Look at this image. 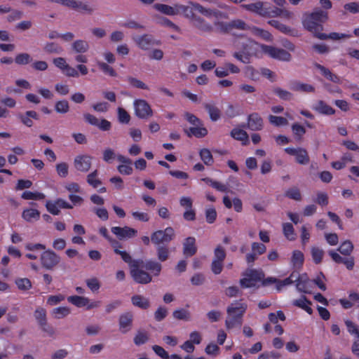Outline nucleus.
I'll return each mask as SVG.
<instances>
[{
	"label": "nucleus",
	"mask_w": 359,
	"mask_h": 359,
	"mask_svg": "<svg viewBox=\"0 0 359 359\" xmlns=\"http://www.w3.org/2000/svg\"><path fill=\"white\" fill-rule=\"evenodd\" d=\"M55 169L60 177L65 178L68 175L69 166L67 163L62 162L56 164Z\"/></svg>",
	"instance_id": "63"
},
{
	"label": "nucleus",
	"mask_w": 359,
	"mask_h": 359,
	"mask_svg": "<svg viewBox=\"0 0 359 359\" xmlns=\"http://www.w3.org/2000/svg\"><path fill=\"white\" fill-rule=\"evenodd\" d=\"M273 93L278 96V97L283 100H290L292 98V94L286 90H283L280 88H275L273 89Z\"/></svg>",
	"instance_id": "62"
},
{
	"label": "nucleus",
	"mask_w": 359,
	"mask_h": 359,
	"mask_svg": "<svg viewBox=\"0 0 359 359\" xmlns=\"http://www.w3.org/2000/svg\"><path fill=\"white\" fill-rule=\"evenodd\" d=\"M353 248L352 242L347 240L341 243L337 250L343 255L349 256L352 253Z\"/></svg>",
	"instance_id": "43"
},
{
	"label": "nucleus",
	"mask_w": 359,
	"mask_h": 359,
	"mask_svg": "<svg viewBox=\"0 0 359 359\" xmlns=\"http://www.w3.org/2000/svg\"><path fill=\"white\" fill-rule=\"evenodd\" d=\"M268 118L271 124L277 127L281 126H286L288 123L287 119L282 116L269 115Z\"/></svg>",
	"instance_id": "56"
},
{
	"label": "nucleus",
	"mask_w": 359,
	"mask_h": 359,
	"mask_svg": "<svg viewBox=\"0 0 359 359\" xmlns=\"http://www.w3.org/2000/svg\"><path fill=\"white\" fill-rule=\"evenodd\" d=\"M285 151L291 156H294L296 161L301 165H306L309 163L310 158L307 151L305 149L298 147H287Z\"/></svg>",
	"instance_id": "13"
},
{
	"label": "nucleus",
	"mask_w": 359,
	"mask_h": 359,
	"mask_svg": "<svg viewBox=\"0 0 359 359\" xmlns=\"http://www.w3.org/2000/svg\"><path fill=\"white\" fill-rule=\"evenodd\" d=\"M231 31L233 29L238 30H248L250 27L242 20L236 19L230 22Z\"/></svg>",
	"instance_id": "60"
},
{
	"label": "nucleus",
	"mask_w": 359,
	"mask_h": 359,
	"mask_svg": "<svg viewBox=\"0 0 359 359\" xmlns=\"http://www.w3.org/2000/svg\"><path fill=\"white\" fill-rule=\"evenodd\" d=\"M328 14L320 8L314 9L311 13H306L304 15L302 25L309 32L318 39V36L324 29L323 24L327 20Z\"/></svg>",
	"instance_id": "2"
},
{
	"label": "nucleus",
	"mask_w": 359,
	"mask_h": 359,
	"mask_svg": "<svg viewBox=\"0 0 359 359\" xmlns=\"http://www.w3.org/2000/svg\"><path fill=\"white\" fill-rule=\"evenodd\" d=\"M199 156L205 165L210 166L214 163V159L210 151L208 149H201L199 151Z\"/></svg>",
	"instance_id": "41"
},
{
	"label": "nucleus",
	"mask_w": 359,
	"mask_h": 359,
	"mask_svg": "<svg viewBox=\"0 0 359 359\" xmlns=\"http://www.w3.org/2000/svg\"><path fill=\"white\" fill-rule=\"evenodd\" d=\"M32 60L31 55L27 53H22L16 55L14 61L18 65H26Z\"/></svg>",
	"instance_id": "49"
},
{
	"label": "nucleus",
	"mask_w": 359,
	"mask_h": 359,
	"mask_svg": "<svg viewBox=\"0 0 359 359\" xmlns=\"http://www.w3.org/2000/svg\"><path fill=\"white\" fill-rule=\"evenodd\" d=\"M72 49L77 53H84L89 49V44L84 40H76L72 45Z\"/></svg>",
	"instance_id": "40"
},
{
	"label": "nucleus",
	"mask_w": 359,
	"mask_h": 359,
	"mask_svg": "<svg viewBox=\"0 0 359 359\" xmlns=\"http://www.w3.org/2000/svg\"><path fill=\"white\" fill-rule=\"evenodd\" d=\"M45 197L46 196L43 193L30 191H25L21 195V198L24 200H43Z\"/></svg>",
	"instance_id": "46"
},
{
	"label": "nucleus",
	"mask_w": 359,
	"mask_h": 359,
	"mask_svg": "<svg viewBox=\"0 0 359 359\" xmlns=\"http://www.w3.org/2000/svg\"><path fill=\"white\" fill-rule=\"evenodd\" d=\"M203 107L208 111L212 121H217L220 118L221 111L214 103H204Z\"/></svg>",
	"instance_id": "26"
},
{
	"label": "nucleus",
	"mask_w": 359,
	"mask_h": 359,
	"mask_svg": "<svg viewBox=\"0 0 359 359\" xmlns=\"http://www.w3.org/2000/svg\"><path fill=\"white\" fill-rule=\"evenodd\" d=\"M133 315L130 312L122 313L119 316L118 325L121 333L126 334L129 332L133 326Z\"/></svg>",
	"instance_id": "18"
},
{
	"label": "nucleus",
	"mask_w": 359,
	"mask_h": 359,
	"mask_svg": "<svg viewBox=\"0 0 359 359\" xmlns=\"http://www.w3.org/2000/svg\"><path fill=\"white\" fill-rule=\"evenodd\" d=\"M304 262V255L300 250H295L292 252L291 264L294 267H302Z\"/></svg>",
	"instance_id": "35"
},
{
	"label": "nucleus",
	"mask_w": 359,
	"mask_h": 359,
	"mask_svg": "<svg viewBox=\"0 0 359 359\" xmlns=\"http://www.w3.org/2000/svg\"><path fill=\"white\" fill-rule=\"evenodd\" d=\"M135 114L140 118L146 119L153 115L149 104L144 100H137L134 102Z\"/></svg>",
	"instance_id": "11"
},
{
	"label": "nucleus",
	"mask_w": 359,
	"mask_h": 359,
	"mask_svg": "<svg viewBox=\"0 0 359 359\" xmlns=\"http://www.w3.org/2000/svg\"><path fill=\"white\" fill-rule=\"evenodd\" d=\"M269 24L283 34H290L291 32H292L291 27L281 23L280 21L276 20H269Z\"/></svg>",
	"instance_id": "44"
},
{
	"label": "nucleus",
	"mask_w": 359,
	"mask_h": 359,
	"mask_svg": "<svg viewBox=\"0 0 359 359\" xmlns=\"http://www.w3.org/2000/svg\"><path fill=\"white\" fill-rule=\"evenodd\" d=\"M231 136L236 140L242 142V144L246 146L249 144V136L246 131L238 128H234L231 131Z\"/></svg>",
	"instance_id": "24"
},
{
	"label": "nucleus",
	"mask_w": 359,
	"mask_h": 359,
	"mask_svg": "<svg viewBox=\"0 0 359 359\" xmlns=\"http://www.w3.org/2000/svg\"><path fill=\"white\" fill-rule=\"evenodd\" d=\"M309 279L305 275V278L304 279L303 276H299L296 273V278H294V282H296V287L297 289L302 292L304 293H309L308 290V285L309 284Z\"/></svg>",
	"instance_id": "31"
},
{
	"label": "nucleus",
	"mask_w": 359,
	"mask_h": 359,
	"mask_svg": "<svg viewBox=\"0 0 359 359\" xmlns=\"http://www.w3.org/2000/svg\"><path fill=\"white\" fill-rule=\"evenodd\" d=\"M329 255L332 259L337 264H344L346 269L349 271L352 270L355 265V259L353 257H342L337 252L330 250Z\"/></svg>",
	"instance_id": "20"
},
{
	"label": "nucleus",
	"mask_w": 359,
	"mask_h": 359,
	"mask_svg": "<svg viewBox=\"0 0 359 359\" xmlns=\"http://www.w3.org/2000/svg\"><path fill=\"white\" fill-rule=\"evenodd\" d=\"M262 50L272 58L279 60L288 62L292 57L290 53L283 48L264 45L262 46Z\"/></svg>",
	"instance_id": "10"
},
{
	"label": "nucleus",
	"mask_w": 359,
	"mask_h": 359,
	"mask_svg": "<svg viewBox=\"0 0 359 359\" xmlns=\"http://www.w3.org/2000/svg\"><path fill=\"white\" fill-rule=\"evenodd\" d=\"M203 125H198V126L190 127L189 129L185 130L184 132L189 137L194 136L196 138H202L205 137L208 132L206 128L203 127Z\"/></svg>",
	"instance_id": "22"
},
{
	"label": "nucleus",
	"mask_w": 359,
	"mask_h": 359,
	"mask_svg": "<svg viewBox=\"0 0 359 359\" xmlns=\"http://www.w3.org/2000/svg\"><path fill=\"white\" fill-rule=\"evenodd\" d=\"M285 196L297 201L302 200V194L297 187H292L286 190L285 192Z\"/></svg>",
	"instance_id": "50"
},
{
	"label": "nucleus",
	"mask_w": 359,
	"mask_h": 359,
	"mask_svg": "<svg viewBox=\"0 0 359 359\" xmlns=\"http://www.w3.org/2000/svg\"><path fill=\"white\" fill-rule=\"evenodd\" d=\"M311 254L313 261L316 264H319L322 262L324 256V251L322 249L313 246L311 248Z\"/></svg>",
	"instance_id": "45"
},
{
	"label": "nucleus",
	"mask_w": 359,
	"mask_h": 359,
	"mask_svg": "<svg viewBox=\"0 0 359 359\" xmlns=\"http://www.w3.org/2000/svg\"><path fill=\"white\" fill-rule=\"evenodd\" d=\"M127 81L129 83V84L135 88L138 89H142V90H148L149 87L147 84H145L143 81L133 77V76H128L127 77Z\"/></svg>",
	"instance_id": "57"
},
{
	"label": "nucleus",
	"mask_w": 359,
	"mask_h": 359,
	"mask_svg": "<svg viewBox=\"0 0 359 359\" xmlns=\"http://www.w3.org/2000/svg\"><path fill=\"white\" fill-rule=\"evenodd\" d=\"M241 7L260 16L270 18L271 6L264 7L263 2L257 1L249 4H242Z\"/></svg>",
	"instance_id": "12"
},
{
	"label": "nucleus",
	"mask_w": 359,
	"mask_h": 359,
	"mask_svg": "<svg viewBox=\"0 0 359 359\" xmlns=\"http://www.w3.org/2000/svg\"><path fill=\"white\" fill-rule=\"evenodd\" d=\"M350 37H351V34H344V33H337V32H331L329 34L322 32L318 36V39L320 40H327V39L339 40L341 39H348Z\"/></svg>",
	"instance_id": "39"
},
{
	"label": "nucleus",
	"mask_w": 359,
	"mask_h": 359,
	"mask_svg": "<svg viewBox=\"0 0 359 359\" xmlns=\"http://www.w3.org/2000/svg\"><path fill=\"white\" fill-rule=\"evenodd\" d=\"M121 259L129 265L130 275L135 282L140 284H147L152 280L151 276L148 272L140 271L138 267L143 263V259H133L126 251L117 252Z\"/></svg>",
	"instance_id": "3"
},
{
	"label": "nucleus",
	"mask_w": 359,
	"mask_h": 359,
	"mask_svg": "<svg viewBox=\"0 0 359 359\" xmlns=\"http://www.w3.org/2000/svg\"><path fill=\"white\" fill-rule=\"evenodd\" d=\"M131 302L135 306L142 309H147L150 306L149 300L140 294L133 295Z\"/></svg>",
	"instance_id": "30"
},
{
	"label": "nucleus",
	"mask_w": 359,
	"mask_h": 359,
	"mask_svg": "<svg viewBox=\"0 0 359 359\" xmlns=\"http://www.w3.org/2000/svg\"><path fill=\"white\" fill-rule=\"evenodd\" d=\"M43 50L48 53H60L62 48L56 43L48 42L44 46Z\"/></svg>",
	"instance_id": "59"
},
{
	"label": "nucleus",
	"mask_w": 359,
	"mask_h": 359,
	"mask_svg": "<svg viewBox=\"0 0 359 359\" xmlns=\"http://www.w3.org/2000/svg\"><path fill=\"white\" fill-rule=\"evenodd\" d=\"M55 109L57 113L65 114L69 110V105L67 100H60L56 102Z\"/></svg>",
	"instance_id": "61"
},
{
	"label": "nucleus",
	"mask_w": 359,
	"mask_h": 359,
	"mask_svg": "<svg viewBox=\"0 0 359 359\" xmlns=\"http://www.w3.org/2000/svg\"><path fill=\"white\" fill-rule=\"evenodd\" d=\"M116 158L120 165L117 166L118 172L124 175H130L133 172V161L122 154H118Z\"/></svg>",
	"instance_id": "15"
},
{
	"label": "nucleus",
	"mask_w": 359,
	"mask_h": 359,
	"mask_svg": "<svg viewBox=\"0 0 359 359\" xmlns=\"http://www.w3.org/2000/svg\"><path fill=\"white\" fill-rule=\"evenodd\" d=\"M293 304L302 309L310 315L313 313V309L310 306L311 302L305 296H302L299 299L295 300Z\"/></svg>",
	"instance_id": "34"
},
{
	"label": "nucleus",
	"mask_w": 359,
	"mask_h": 359,
	"mask_svg": "<svg viewBox=\"0 0 359 359\" xmlns=\"http://www.w3.org/2000/svg\"><path fill=\"white\" fill-rule=\"evenodd\" d=\"M290 89L293 91L304 93H313L315 91V88L312 85L301 83L299 81L291 82Z\"/></svg>",
	"instance_id": "27"
},
{
	"label": "nucleus",
	"mask_w": 359,
	"mask_h": 359,
	"mask_svg": "<svg viewBox=\"0 0 359 359\" xmlns=\"http://www.w3.org/2000/svg\"><path fill=\"white\" fill-rule=\"evenodd\" d=\"M149 339V333L145 330H138L135 334L133 341L136 346H141L146 344Z\"/></svg>",
	"instance_id": "38"
},
{
	"label": "nucleus",
	"mask_w": 359,
	"mask_h": 359,
	"mask_svg": "<svg viewBox=\"0 0 359 359\" xmlns=\"http://www.w3.org/2000/svg\"><path fill=\"white\" fill-rule=\"evenodd\" d=\"M138 269L140 271L147 272L144 270V269H145L153 273L154 276H158L161 273L162 265L161 263L152 259H149L145 262L143 260V263L140 264Z\"/></svg>",
	"instance_id": "19"
},
{
	"label": "nucleus",
	"mask_w": 359,
	"mask_h": 359,
	"mask_svg": "<svg viewBox=\"0 0 359 359\" xmlns=\"http://www.w3.org/2000/svg\"><path fill=\"white\" fill-rule=\"evenodd\" d=\"M202 181H203L207 184L210 185V187H212V188L215 189L216 190H217L220 192L226 193L229 190L228 187L226 184H222L219 182L213 180L212 179H211L210 177L203 178Z\"/></svg>",
	"instance_id": "37"
},
{
	"label": "nucleus",
	"mask_w": 359,
	"mask_h": 359,
	"mask_svg": "<svg viewBox=\"0 0 359 359\" xmlns=\"http://www.w3.org/2000/svg\"><path fill=\"white\" fill-rule=\"evenodd\" d=\"M158 259L160 262H165L170 256V250L166 245H156Z\"/></svg>",
	"instance_id": "42"
},
{
	"label": "nucleus",
	"mask_w": 359,
	"mask_h": 359,
	"mask_svg": "<svg viewBox=\"0 0 359 359\" xmlns=\"http://www.w3.org/2000/svg\"><path fill=\"white\" fill-rule=\"evenodd\" d=\"M60 261V256L51 250L44 251L41 255V265L46 269H53Z\"/></svg>",
	"instance_id": "9"
},
{
	"label": "nucleus",
	"mask_w": 359,
	"mask_h": 359,
	"mask_svg": "<svg viewBox=\"0 0 359 359\" xmlns=\"http://www.w3.org/2000/svg\"><path fill=\"white\" fill-rule=\"evenodd\" d=\"M97 170H95L87 175V182L93 188H97L102 184L101 180L97 178Z\"/></svg>",
	"instance_id": "47"
},
{
	"label": "nucleus",
	"mask_w": 359,
	"mask_h": 359,
	"mask_svg": "<svg viewBox=\"0 0 359 359\" xmlns=\"http://www.w3.org/2000/svg\"><path fill=\"white\" fill-rule=\"evenodd\" d=\"M315 67L318 69H319L321 72V74L328 80L339 83L340 82L339 77L337 75L333 74L329 69L326 68L325 67L318 64L316 63L314 65Z\"/></svg>",
	"instance_id": "28"
},
{
	"label": "nucleus",
	"mask_w": 359,
	"mask_h": 359,
	"mask_svg": "<svg viewBox=\"0 0 359 359\" xmlns=\"http://www.w3.org/2000/svg\"><path fill=\"white\" fill-rule=\"evenodd\" d=\"M15 283L20 290L26 291L32 287V283L29 278H19L15 279Z\"/></svg>",
	"instance_id": "51"
},
{
	"label": "nucleus",
	"mask_w": 359,
	"mask_h": 359,
	"mask_svg": "<svg viewBox=\"0 0 359 359\" xmlns=\"http://www.w3.org/2000/svg\"><path fill=\"white\" fill-rule=\"evenodd\" d=\"M34 317L39 325L47 322L46 311L43 308H37L34 311Z\"/></svg>",
	"instance_id": "58"
},
{
	"label": "nucleus",
	"mask_w": 359,
	"mask_h": 359,
	"mask_svg": "<svg viewBox=\"0 0 359 359\" xmlns=\"http://www.w3.org/2000/svg\"><path fill=\"white\" fill-rule=\"evenodd\" d=\"M247 309V304L242 300L232 302L226 309L228 316L225 320L226 327L230 330L235 327H241Z\"/></svg>",
	"instance_id": "4"
},
{
	"label": "nucleus",
	"mask_w": 359,
	"mask_h": 359,
	"mask_svg": "<svg viewBox=\"0 0 359 359\" xmlns=\"http://www.w3.org/2000/svg\"><path fill=\"white\" fill-rule=\"evenodd\" d=\"M154 7L156 10L168 15H184L185 12L189 11L187 8V6L182 4H175L173 6H171L163 4H156L154 5Z\"/></svg>",
	"instance_id": "7"
},
{
	"label": "nucleus",
	"mask_w": 359,
	"mask_h": 359,
	"mask_svg": "<svg viewBox=\"0 0 359 359\" xmlns=\"http://www.w3.org/2000/svg\"><path fill=\"white\" fill-rule=\"evenodd\" d=\"M22 217L27 222H33L39 219L40 212L36 209L27 208L23 210Z\"/></svg>",
	"instance_id": "29"
},
{
	"label": "nucleus",
	"mask_w": 359,
	"mask_h": 359,
	"mask_svg": "<svg viewBox=\"0 0 359 359\" xmlns=\"http://www.w3.org/2000/svg\"><path fill=\"white\" fill-rule=\"evenodd\" d=\"M197 252L194 237H187L183 243V254L186 257L194 256Z\"/></svg>",
	"instance_id": "21"
},
{
	"label": "nucleus",
	"mask_w": 359,
	"mask_h": 359,
	"mask_svg": "<svg viewBox=\"0 0 359 359\" xmlns=\"http://www.w3.org/2000/svg\"><path fill=\"white\" fill-rule=\"evenodd\" d=\"M291 128L295 139L297 140H300L306 133L305 128L297 123H293Z\"/></svg>",
	"instance_id": "55"
},
{
	"label": "nucleus",
	"mask_w": 359,
	"mask_h": 359,
	"mask_svg": "<svg viewBox=\"0 0 359 359\" xmlns=\"http://www.w3.org/2000/svg\"><path fill=\"white\" fill-rule=\"evenodd\" d=\"M97 67L99 69L106 75H109L111 77H115L117 76V73L115 69L104 62H97Z\"/></svg>",
	"instance_id": "48"
},
{
	"label": "nucleus",
	"mask_w": 359,
	"mask_h": 359,
	"mask_svg": "<svg viewBox=\"0 0 359 359\" xmlns=\"http://www.w3.org/2000/svg\"><path fill=\"white\" fill-rule=\"evenodd\" d=\"M345 325L347 327L348 332L351 335H354L356 338H359V327L357 325L349 320L345 321Z\"/></svg>",
	"instance_id": "64"
},
{
	"label": "nucleus",
	"mask_w": 359,
	"mask_h": 359,
	"mask_svg": "<svg viewBox=\"0 0 359 359\" xmlns=\"http://www.w3.org/2000/svg\"><path fill=\"white\" fill-rule=\"evenodd\" d=\"M51 3H55L57 4L62 5L64 6L68 7L69 8L78 11H84L88 13H92L93 9L90 8L88 5L86 4H83L80 1L76 0H47Z\"/></svg>",
	"instance_id": "8"
},
{
	"label": "nucleus",
	"mask_w": 359,
	"mask_h": 359,
	"mask_svg": "<svg viewBox=\"0 0 359 359\" xmlns=\"http://www.w3.org/2000/svg\"><path fill=\"white\" fill-rule=\"evenodd\" d=\"M313 109L323 115L329 116L335 113V110L323 100L318 101L316 105L313 107Z\"/></svg>",
	"instance_id": "25"
},
{
	"label": "nucleus",
	"mask_w": 359,
	"mask_h": 359,
	"mask_svg": "<svg viewBox=\"0 0 359 359\" xmlns=\"http://www.w3.org/2000/svg\"><path fill=\"white\" fill-rule=\"evenodd\" d=\"M296 278V273L292 272L289 277L283 279L279 280L278 279L276 289L280 291L283 287L286 285H289L292 284L294 282V278Z\"/></svg>",
	"instance_id": "54"
},
{
	"label": "nucleus",
	"mask_w": 359,
	"mask_h": 359,
	"mask_svg": "<svg viewBox=\"0 0 359 359\" xmlns=\"http://www.w3.org/2000/svg\"><path fill=\"white\" fill-rule=\"evenodd\" d=\"M111 231L119 240L132 238L137 234V231L135 229L128 226H113Z\"/></svg>",
	"instance_id": "16"
},
{
	"label": "nucleus",
	"mask_w": 359,
	"mask_h": 359,
	"mask_svg": "<svg viewBox=\"0 0 359 359\" xmlns=\"http://www.w3.org/2000/svg\"><path fill=\"white\" fill-rule=\"evenodd\" d=\"M187 8L189 11L185 12L184 15L190 20L194 27L203 32H210L212 31V26L208 23L203 18L196 15L194 11H198L206 17H211L212 15L217 16L218 11L205 8L200 4L193 1L188 2Z\"/></svg>",
	"instance_id": "1"
},
{
	"label": "nucleus",
	"mask_w": 359,
	"mask_h": 359,
	"mask_svg": "<svg viewBox=\"0 0 359 359\" xmlns=\"http://www.w3.org/2000/svg\"><path fill=\"white\" fill-rule=\"evenodd\" d=\"M52 313L55 318L60 319L68 316L70 313V309L67 306H60L55 308Z\"/></svg>",
	"instance_id": "53"
},
{
	"label": "nucleus",
	"mask_w": 359,
	"mask_h": 359,
	"mask_svg": "<svg viewBox=\"0 0 359 359\" xmlns=\"http://www.w3.org/2000/svg\"><path fill=\"white\" fill-rule=\"evenodd\" d=\"M175 236L174 229L171 226H168L164 230L154 231L151 235V241L154 245H165L172 241Z\"/></svg>",
	"instance_id": "5"
},
{
	"label": "nucleus",
	"mask_w": 359,
	"mask_h": 359,
	"mask_svg": "<svg viewBox=\"0 0 359 359\" xmlns=\"http://www.w3.org/2000/svg\"><path fill=\"white\" fill-rule=\"evenodd\" d=\"M244 276L249 277L250 280L256 284L262 279L264 274L262 271H259L256 269H250L248 271Z\"/></svg>",
	"instance_id": "52"
},
{
	"label": "nucleus",
	"mask_w": 359,
	"mask_h": 359,
	"mask_svg": "<svg viewBox=\"0 0 359 359\" xmlns=\"http://www.w3.org/2000/svg\"><path fill=\"white\" fill-rule=\"evenodd\" d=\"M136 45L142 50H147L154 46L161 44V41L156 40L151 34H144L140 36H136L133 38Z\"/></svg>",
	"instance_id": "6"
},
{
	"label": "nucleus",
	"mask_w": 359,
	"mask_h": 359,
	"mask_svg": "<svg viewBox=\"0 0 359 359\" xmlns=\"http://www.w3.org/2000/svg\"><path fill=\"white\" fill-rule=\"evenodd\" d=\"M92 157L89 155H78L74 158V165L76 170L87 172L92 165Z\"/></svg>",
	"instance_id": "14"
},
{
	"label": "nucleus",
	"mask_w": 359,
	"mask_h": 359,
	"mask_svg": "<svg viewBox=\"0 0 359 359\" xmlns=\"http://www.w3.org/2000/svg\"><path fill=\"white\" fill-rule=\"evenodd\" d=\"M18 118L26 126L30 128L33 126L34 123L32 118L39 120V116L35 111H27L25 114H19Z\"/></svg>",
	"instance_id": "23"
},
{
	"label": "nucleus",
	"mask_w": 359,
	"mask_h": 359,
	"mask_svg": "<svg viewBox=\"0 0 359 359\" xmlns=\"http://www.w3.org/2000/svg\"><path fill=\"white\" fill-rule=\"evenodd\" d=\"M292 15V13L284 8H277L271 6L270 11V18L283 16L285 18L290 19Z\"/></svg>",
	"instance_id": "33"
},
{
	"label": "nucleus",
	"mask_w": 359,
	"mask_h": 359,
	"mask_svg": "<svg viewBox=\"0 0 359 359\" xmlns=\"http://www.w3.org/2000/svg\"><path fill=\"white\" fill-rule=\"evenodd\" d=\"M247 125L249 130L259 131L264 128V120L257 112H253L248 116Z\"/></svg>",
	"instance_id": "17"
},
{
	"label": "nucleus",
	"mask_w": 359,
	"mask_h": 359,
	"mask_svg": "<svg viewBox=\"0 0 359 359\" xmlns=\"http://www.w3.org/2000/svg\"><path fill=\"white\" fill-rule=\"evenodd\" d=\"M283 233L284 236L290 241H293L297 238V234L294 231L293 225L290 222L283 224Z\"/></svg>",
	"instance_id": "32"
},
{
	"label": "nucleus",
	"mask_w": 359,
	"mask_h": 359,
	"mask_svg": "<svg viewBox=\"0 0 359 359\" xmlns=\"http://www.w3.org/2000/svg\"><path fill=\"white\" fill-rule=\"evenodd\" d=\"M67 301L73 305L81 308L88 304L89 299L85 297L72 295L67 297Z\"/></svg>",
	"instance_id": "36"
}]
</instances>
